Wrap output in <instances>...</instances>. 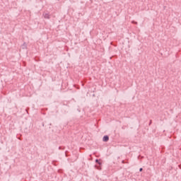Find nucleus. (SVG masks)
<instances>
[{
    "label": "nucleus",
    "instance_id": "obj_2",
    "mask_svg": "<svg viewBox=\"0 0 181 181\" xmlns=\"http://www.w3.org/2000/svg\"><path fill=\"white\" fill-rule=\"evenodd\" d=\"M139 172H142V168H140V169H139Z\"/></svg>",
    "mask_w": 181,
    "mask_h": 181
},
{
    "label": "nucleus",
    "instance_id": "obj_1",
    "mask_svg": "<svg viewBox=\"0 0 181 181\" xmlns=\"http://www.w3.org/2000/svg\"><path fill=\"white\" fill-rule=\"evenodd\" d=\"M108 139H110V138L108 137V136H105L103 137V141L104 142H107Z\"/></svg>",
    "mask_w": 181,
    "mask_h": 181
}]
</instances>
